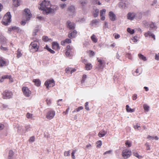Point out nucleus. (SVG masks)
I'll return each mask as SVG.
<instances>
[{"label":"nucleus","mask_w":159,"mask_h":159,"mask_svg":"<svg viewBox=\"0 0 159 159\" xmlns=\"http://www.w3.org/2000/svg\"><path fill=\"white\" fill-rule=\"evenodd\" d=\"M50 2L47 0H44L40 4L39 8L43 11V13L46 14H54L55 11L57 10L58 7L55 6L54 8L51 7Z\"/></svg>","instance_id":"obj_1"},{"label":"nucleus","mask_w":159,"mask_h":159,"mask_svg":"<svg viewBox=\"0 0 159 159\" xmlns=\"http://www.w3.org/2000/svg\"><path fill=\"white\" fill-rule=\"evenodd\" d=\"M11 16L10 12H7L4 15L2 20V24L5 25H7L9 24L11 21Z\"/></svg>","instance_id":"obj_2"},{"label":"nucleus","mask_w":159,"mask_h":159,"mask_svg":"<svg viewBox=\"0 0 159 159\" xmlns=\"http://www.w3.org/2000/svg\"><path fill=\"white\" fill-rule=\"evenodd\" d=\"M38 43V42L35 41L31 43L29 46L30 50L31 52H34L38 51L39 46Z\"/></svg>","instance_id":"obj_3"},{"label":"nucleus","mask_w":159,"mask_h":159,"mask_svg":"<svg viewBox=\"0 0 159 159\" xmlns=\"http://www.w3.org/2000/svg\"><path fill=\"white\" fill-rule=\"evenodd\" d=\"M97 60L98 62V64L97 68L99 71H102L105 65V62L99 58H97Z\"/></svg>","instance_id":"obj_4"},{"label":"nucleus","mask_w":159,"mask_h":159,"mask_svg":"<svg viewBox=\"0 0 159 159\" xmlns=\"http://www.w3.org/2000/svg\"><path fill=\"white\" fill-rule=\"evenodd\" d=\"M22 91L24 95L27 97H30L31 94V92L27 87H23L22 88Z\"/></svg>","instance_id":"obj_5"},{"label":"nucleus","mask_w":159,"mask_h":159,"mask_svg":"<svg viewBox=\"0 0 159 159\" xmlns=\"http://www.w3.org/2000/svg\"><path fill=\"white\" fill-rule=\"evenodd\" d=\"M132 154L131 151L128 149L124 150L122 152V155L124 159H127Z\"/></svg>","instance_id":"obj_6"},{"label":"nucleus","mask_w":159,"mask_h":159,"mask_svg":"<svg viewBox=\"0 0 159 159\" xmlns=\"http://www.w3.org/2000/svg\"><path fill=\"white\" fill-rule=\"evenodd\" d=\"M2 94L4 99H7L11 98L12 97L13 93L10 91L5 90L3 93Z\"/></svg>","instance_id":"obj_7"},{"label":"nucleus","mask_w":159,"mask_h":159,"mask_svg":"<svg viewBox=\"0 0 159 159\" xmlns=\"http://www.w3.org/2000/svg\"><path fill=\"white\" fill-rule=\"evenodd\" d=\"M67 11L70 16H73L75 14V7L72 5L69 7L67 9Z\"/></svg>","instance_id":"obj_8"},{"label":"nucleus","mask_w":159,"mask_h":159,"mask_svg":"<svg viewBox=\"0 0 159 159\" xmlns=\"http://www.w3.org/2000/svg\"><path fill=\"white\" fill-rule=\"evenodd\" d=\"M44 84L47 88H48L49 87H53L55 85V82L53 80L46 81L45 82Z\"/></svg>","instance_id":"obj_9"},{"label":"nucleus","mask_w":159,"mask_h":159,"mask_svg":"<svg viewBox=\"0 0 159 159\" xmlns=\"http://www.w3.org/2000/svg\"><path fill=\"white\" fill-rule=\"evenodd\" d=\"M55 115V112L53 111H50L48 112L46 115V118L48 120L53 118Z\"/></svg>","instance_id":"obj_10"},{"label":"nucleus","mask_w":159,"mask_h":159,"mask_svg":"<svg viewBox=\"0 0 159 159\" xmlns=\"http://www.w3.org/2000/svg\"><path fill=\"white\" fill-rule=\"evenodd\" d=\"M25 16L27 20H29L32 17V14L30 10L28 8H26L24 10Z\"/></svg>","instance_id":"obj_11"},{"label":"nucleus","mask_w":159,"mask_h":159,"mask_svg":"<svg viewBox=\"0 0 159 159\" xmlns=\"http://www.w3.org/2000/svg\"><path fill=\"white\" fill-rule=\"evenodd\" d=\"M136 16L134 12H129L127 14V17L128 19L130 20H133Z\"/></svg>","instance_id":"obj_12"},{"label":"nucleus","mask_w":159,"mask_h":159,"mask_svg":"<svg viewBox=\"0 0 159 159\" xmlns=\"http://www.w3.org/2000/svg\"><path fill=\"white\" fill-rule=\"evenodd\" d=\"M108 16L110 20L111 21H114L116 20V16L113 12L112 11H110L109 12Z\"/></svg>","instance_id":"obj_13"},{"label":"nucleus","mask_w":159,"mask_h":159,"mask_svg":"<svg viewBox=\"0 0 159 159\" xmlns=\"http://www.w3.org/2000/svg\"><path fill=\"white\" fill-rule=\"evenodd\" d=\"M77 34V32L75 30L72 32H70L68 34V37L70 39L74 38L76 37Z\"/></svg>","instance_id":"obj_14"},{"label":"nucleus","mask_w":159,"mask_h":159,"mask_svg":"<svg viewBox=\"0 0 159 159\" xmlns=\"http://www.w3.org/2000/svg\"><path fill=\"white\" fill-rule=\"evenodd\" d=\"M106 12V10L103 9L100 11V16L101 17V20H104L105 19V15Z\"/></svg>","instance_id":"obj_15"},{"label":"nucleus","mask_w":159,"mask_h":159,"mask_svg":"<svg viewBox=\"0 0 159 159\" xmlns=\"http://www.w3.org/2000/svg\"><path fill=\"white\" fill-rule=\"evenodd\" d=\"M67 27L70 29H74L75 27V24L73 22H71L68 20L67 22Z\"/></svg>","instance_id":"obj_16"},{"label":"nucleus","mask_w":159,"mask_h":159,"mask_svg":"<svg viewBox=\"0 0 159 159\" xmlns=\"http://www.w3.org/2000/svg\"><path fill=\"white\" fill-rule=\"evenodd\" d=\"M52 48L55 50H59L60 49L59 44L57 42H53L52 43Z\"/></svg>","instance_id":"obj_17"},{"label":"nucleus","mask_w":159,"mask_h":159,"mask_svg":"<svg viewBox=\"0 0 159 159\" xmlns=\"http://www.w3.org/2000/svg\"><path fill=\"white\" fill-rule=\"evenodd\" d=\"M119 7L121 9H125L127 8V6L125 3L123 2H120L118 4Z\"/></svg>","instance_id":"obj_18"},{"label":"nucleus","mask_w":159,"mask_h":159,"mask_svg":"<svg viewBox=\"0 0 159 159\" xmlns=\"http://www.w3.org/2000/svg\"><path fill=\"white\" fill-rule=\"evenodd\" d=\"M144 35L145 37H147L148 36H151L153 39L154 40L155 39V35L150 31H148L147 32L145 33Z\"/></svg>","instance_id":"obj_19"},{"label":"nucleus","mask_w":159,"mask_h":159,"mask_svg":"<svg viewBox=\"0 0 159 159\" xmlns=\"http://www.w3.org/2000/svg\"><path fill=\"white\" fill-rule=\"evenodd\" d=\"M99 22V21L98 20L96 19H95L93 20L90 24V25L91 26H94L95 27H96L97 25L98 24Z\"/></svg>","instance_id":"obj_20"},{"label":"nucleus","mask_w":159,"mask_h":159,"mask_svg":"<svg viewBox=\"0 0 159 159\" xmlns=\"http://www.w3.org/2000/svg\"><path fill=\"white\" fill-rule=\"evenodd\" d=\"M67 51L69 52L70 53V54L72 56L73 55V52L74 50L73 49L72 47H70V46H67L66 47V49Z\"/></svg>","instance_id":"obj_21"},{"label":"nucleus","mask_w":159,"mask_h":159,"mask_svg":"<svg viewBox=\"0 0 159 159\" xmlns=\"http://www.w3.org/2000/svg\"><path fill=\"white\" fill-rule=\"evenodd\" d=\"M7 65L6 62L2 57H0V67L6 66Z\"/></svg>","instance_id":"obj_22"},{"label":"nucleus","mask_w":159,"mask_h":159,"mask_svg":"<svg viewBox=\"0 0 159 159\" xmlns=\"http://www.w3.org/2000/svg\"><path fill=\"white\" fill-rule=\"evenodd\" d=\"M11 78V76L8 75H4L0 79V83L3 82L5 79H10Z\"/></svg>","instance_id":"obj_23"},{"label":"nucleus","mask_w":159,"mask_h":159,"mask_svg":"<svg viewBox=\"0 0 159 159\" xmlns=\"http://www.w3.org/2000/svg\"><path fill=\"white\" fill-rule=\"evenodd\" d=\"M71 42V39H66L65 40L61 41V44L62 45H65L66 43H69Z\"/></svg>","instance_id":"obj_24"},{"label":"nucleus","mask_w":159,"mask_h":159,"mask_svg":"<svg viewBox=\"0 0 159 159\" xmlns=\"http://www.w3.org/2000/svg\"><path fill=\"white\" fill-rule=\"evenodd\" d=\"M107 134V132L102 129L100 131L98 134V136L100 137H102L104 136Z\"/></svg>","instance_id":"obj_25"},{"label":"nucleus","mask_w":159,"mask_h":159,"mask_svg":"<svg viewBox=\"0 0 159 159\" xmlns=\"http://www.w3.org/2000/svg\"><path fill=\"white\" fill-rule=\"evenodd\" d=\"M150 27L151 30H156L157 28L156 24L153 22H151L150 24Z\"/></svg>","instance_id":"obj_26"},{"label":"nucleus","mask_w":159,"mask_h":159,"mask_svg":"<svg viewBox=\"0 0 159 159\" xmlns=\"http://www.w3.org/2000/svg\"><path fill=\"white\" fill-rule=\"evenodd\" d=\"M132 152L134 156L139 159H141L143 158V157L139 155V154L138 152L135 150H133Z\"/></svg>","instance_id":"obj_27"},{"label":"nucleus","mask_w":159,"mask_h":159,"mask_svg":"<svg viewBox=\"0 0 159 159\" xmlns=\"http://www.w3.org/2000/svg\"><path fill=\"white\" fill-rule=\"evenodd\" d=\"M13 5L16 7H17L20 5V0H12Z\"/></svg>","instance_id":"obj_28"},{"label":"nucleus","mask_w":159,"mask_h":159,"mask_svg":"<svg viewBox=\"0 0 159 159\" xmlns=\"http://www.w3.org/2000/svg\"><path fill=\"white\" fill-rule=\"evenodd\" d=\"M85 69L87 70H90L92 67V66L91 63H88L87 64L85 65Z\"/></svg>","instance_id":"obj_29"},{"label":"nucleus","mask_w":159,"mask_h":159,"mask_svg":"<svg viewBox=\"0 0 159 159\" xmlns=\"http://www.w3.org/2000/svg\"><path fill=\"white\" fill-rule=\"evenodd\" d=\"M33 82L37 86H39L41 84V82L39 79H34L33 80Z\"/></svg>","instance_id":"obj_30"},{"label":"nucleus","mask_w":159,"mask_h":159,"mask_svg":"<svg viewBox=\"0 0 159 159\" xmlns=\"http://www.w3.org/2000/svg\"><path fill=\"white\" fill-rule=\"evenodd\" d=\"M126 111L128 112H132L134 111L135 109H131L129 107L128 105H127L126 106Z\"/></svg>","instance_id":"obj_31"},{"label":"nucleus","mask_w":159,"mask_h":159,"mask_svg":"<svg viewBox=\"0 0 159 159\" xmlns=\"http://www.w3.org/2000/svg\"><path fill=\"white\" fill-rule=\"evenodd\" d=\"M99 13V9H95V11L93 12V16L94 17H97L98 16Z\"/></svg>","instance_id":"obj_32"},{"label":"nucleus","mask_w":159,"mask_h":159,"mask_svg":"<svg viewBox=\"0 0 159 159\" xmlns=\"http://www.w3.org/2000/svg\"><path fill=\"white\" fill-rule=\"evenodd\" d=\"M43 40L45 42H51L52 41V39H49L47 36H43Z\"/></svg>","instance_id":"obj_33"},{"label":"nucleus","mask_w":159,"mask_h":159,"mask_svg":"<svg viewBox=\"0 0 159 159\" xmlns=\"http://www.w3.org/2000/svg\"><path fill=\"white\" fill-rule=\"evenodd\" d=\"M0 41L4 44L7 43V40L4 37L1 36L0 38Z\"/></svg>","instance_id":"obj_34"},{"label":"nucleus","mask_w":159,"mask_h":159,"mask_svg":"<svg viewBox=\"0 0 159 159\" xmlns=\"http://www.w3.org/2000/svg\"><path fill=\"white\" fill-rule=\"evenodd\" d=\"M14 155V152L12 150H10L9 153V155L8 156V159H11Z\"/></svg>","instance_id":"obj_35"},{"label":"nucleus","mask_w":159,"mask_h":159,"mask_svg":"<svg viewBox=\"0 0 159 159\" xmlns=\"http://www.w3.org/2000/svg\"><path fill=\"white\" fill-rule=\"evenodd\" d=\"M91 38L92 41L94 43H96L97 42V39L95 34H93L91 36Z\"/></svg>","instance_id":"obj_36"},{"label":"nucleus","mask_w":159,"mask_h":159,"mask_svg":"<svg viewBox=\"0 0 159 159\" xmlns=\"http://www.w3.org/2000/svg\"><path fill=\"white\" fill-rule=\"evenodd\" d=\"M79 2L82 6H84L88 3L87 0H79Z\"/></svg>","instance_id":"obj_37"},{"label":"nucleus","mask_w":159,"mask_h":159,"mask_svg":"<svg viewBox=\"0 0 159 159\" xmlns=\"http://www.w3.org/2000/svg\"><path fill=\"white\" fill-rule=\"evenodd\" d=\"M45 48L51 53L54 54L55 53V52L49 48L48 45H46Z\"/></svg>","instance_id":"obj_38"},{"label":"nucleus","mask_w":159,"mask_h":159,"mask_svg":"<svg viewBox=\"0 0 159 159\" xmlns=\"http://www.w3.org/2000/svg\"><path fill=\"white\" fill-rule=\"evenodd\" d=\"M140 59H142L143 61H146L147 60L146 57L144 56L143 55L141 54H139L138 55Z\"/></svg>","instance_id":"obj_39"},{"label":"nucleus","mask_w":159,"mask_h":159,"mask_svg":"<svg viewBox=\"0 0 159 159\" xmlns=\"http://www.w3.org/2000/svg\"><path fill=\"white\" fill-rule=\"evenodd\" d=\"M127 31L131 34H133L134 32V30L130 28H128L127 29Z\"/></svg>","instance_id":"obj_40"},{"label":"nucleus","mask_w":159,"mask_h":159,"mask_svg":"<svg viewBox=\"0 0 159 159\" xmlns=\"http://www.w3.org/2000/svg\"><path fill=\"white\" fill-rule=\"evenodd\" d=\"M22 55V54L21 53V52L20 51L19 49H18L17 50V57L19 58Z\"/></svg>","instance_id":"obj_41"},{"label":"nucleus","mask_w":159,"mask_h":159,"mask_svg":"<svg viewBox=\"0 0 159 159\" xmlns=\"http://www.w3.org/2000/svg\"><path fill=\"white\" fill-rule=\"evenodd\" d=\"M97 147L98 148H100L102 145V142L101 140H98L97 142Z\"/></svg>","instance_id":"obj_42"},{"label":"nucleus","mask_w":159,"mask_h":159,"mask_svg":"<svg viewBox=\"0 0 159 159\" xmlns=\"http://www.w3.org/2000/svg\"><path fill=\"white\" fill-rule=\"evenodd\" d=\"M77 150L76 149H75L73 150L72 152L71 157L73 159H75V154Z\"/></svg>","instance_id":"obj_43"},{"label":"nucleus","mask_w":159,"mask_h":159,"mask_svg":"<svg viewBox=\"0 0 159 159\" xmlns=\"http://www.w3.org/2000/svg\"><path fill=\"white\" fill-rule=\"evenodd\" d=\"M126 146L127 147H130L131 146V143L128 141H126L125 143Z\"/></svg>","instance_id":"obj_44"},{"label":"nucleus","mask_w":159,"mask_h":159,"mask_svg":"<svg viewBox=\"0 0 159 159\" xmlns=\"http://www.w3.org/2000/svg\"><path fill=\"white\" fill-rule=\"evenodd\" d=\"M143 107L145 110L148 111L149 110V107L146 104H144L143 105Z\"/></svg>","instance_id":"obj_45"},{"label":"nucleus","mask_w":159,"mask_h":159,"mask_svg":"<svg viewBox=\"0 0 159 159\" xmlns=\"http://www.w3.org/2000/svg\"><path fill=\"white\" fill-rule=\"evenodd\" d=\"M92 148V145L91 144H89L86 146L85 149H90Z\"/></svg>","instance_id":"obj_46"},{"label":"nucleus","mask_w":159,"mask_h":159,"mask_svg":"<svg viewBox=\"0 0 159 159\" xmlns=\"http://www.w3.org/2000/svg\"><path fill=\"white\" fill-rule=\"evenodd\" d=\"M145 146L146 147V150H150V145H149L148 143H146L145 144Z\"/></svg>","instance_id":"obj_47"},{"label":"nucleus","mask_w":159,"mask_h":159,"mask_svg":"<svg viewBox=\"0 0 159 159\" xmlns=\"http://www.w3.org/2000/svg\"><path fill=\"white\" fill-rule=\"evenodd\" d=\"M66 52L65 54L67 57H70L72 56L70 54V53L69 52L67 51L66 49Z\"/></svg>","instance_id":"obj_48"},{"label":"nucleus","mask_w":159,"mask_h":159,"mask_svg":"<svg viewBox=\"0 0 159 159\" xmlns=\"http://www.w3.org/2000/svg\"><path fill=\"white\" fill-rule=\"evenodd\" d=\"M12 29L13 30L15 31H18L19 30V28L18 27L16 26L12 27Z\"/></svg>","instance_id":"obj_49"},{"label":"nucleus","mask_w":159,"mask_h":159,"mask_svg":"<svg viewBox=\"0 0 159 159\" xmlns=\"http://www.w3.org/2000/svg\"><path fill=\"white\" fill-rule=\"evenodd\" d=\"M88 104L89 102H86L85 104V109L87 111H89V108L88 107Z\"/></svg>","instance_id":"obj_50"},{"label":"nucleus","mask_w":159,"mask_h":159,"mask_svg":"<svg viewBox=\"0 0 159 159\" xmlns=\"http://www.w3.org/2000/svg\"><path fill=\"white\" fill-rule=\"evenodd\" d=\"M64 155L65 156H69L70 155V151H65L64 153Z\"/></svg>","instance_id":"obj_51"},{"label":"nucleus","mask_w":159,"mask_h":159,"mask_svg":"<svg viewBox=\"0 0 159 159\" xmlns=\"http://www.w3.org/2000/svg\"><path fill=\"white\" fill-rule=\"evenodd\" d=\"M113 36L115 37V38L116 39L119 38L120 37V36L119 34L116 33L114 34H113Z\"/></svg>","instance_id":"obj_52"},{"label":"nucleus","mask_w":159,"mask_h":159,"mask_svg":"<svg viewBox=\"0 0 159 159\" xmlns=\"http://www.w3.org/2000/svg\"><path fill=\"white\" fill-rule=\"evenodd\" d=\"M27 117L28 118L30 119L32 118V114L29 113H27L26 114Z\"/></svg>","instance_id":"obj_53"},{"label":"nucleus","mask_w":159,"mask_h":159,"mask_svg":"<svg viewBox=\"0 0 159 159\" xmlns=\"http://www.w3.org/2000/svg\"><path fill=\"white\" fill-rule=\"evenodd\" d=\"M0 48L3 51H6L8 50L7 48L3 47L2 46H1Z\"/></svg>","instance_id":"obj_54"},{"label":"nucleus","mask_w":159,"mask_h":159,"mask_svg":"<svg viewBox=\"0 0 159 159\" xmlns=\"http://www.w3.org/2000/svg\"><path fill=\"white\" fill-rule=\"evenodd\" d=\"M28 20H27L26 19V20H22L21 22V23H20L22 25H25L26 24V22Z\"/></svg>","instance_id":"obj_55"},{"label":"nucleus","mask_w":159,"mask_h":159,"mask_svg":"<svg viewBox=\"0 0 159 159\" xmlns=\"http://www.w3.org/2000/svg\"><path fill=\"white\" fill-rule=\"evenodd\" d=\"M83 109V107L82 106L79 107L75 109L77 112H79L80 110H82Z\"/></svg>","instance_id":"obj_56"},{"label":"nucleus","mask_w":159,"mask_h":159,"mask_svg":"<svg viewBox=\"0 0 159 159\" xmlns=\"http://www.w3.org/2000/svg\"><path fill=\"white\" fill-rule=\"evenodd\" d=\"M108 27V23L107 22H105L104 23V25L103 27V28L105 29L106 28H107Z\"/></svg>","instance_id":"obj_57"},{"label":"nucleus","mask_w":159,"mask_h":159,"mask_svg":"<svg viewBox=\"0 0 159 159\" xmlns=\"http://www.w3.org/2000/svg\"><path fill=\"white\" fill-rule=\"evenodd\" d=\"M89 56L90 57L93 56L95 54V53L94 52L92 51H89Z\"/></svg>","instance_id":"obj_58"},{"label":"nucleus","mask_w":159,"mask_h":159,"mask_svg":"<svg viewBox=\"0 0 159 159\" xmlns=\"http://www.w3.org/2000/svg\"><path fill=\"white\" fill-rule=\"evenodd\" d=\"M35 140V138L34 136H32L29 139V141L30 142H33Z\"/></svg>","instance_id":"obj_59"},{"label":"nucleus","mask_w":159,"mask_h":159,"mask_svg":"<svg viewBox=\"0 0 159 159\" xmlns=\"http://www.w3.org/2000/svg\"><path fill=\"white\" fill-rule=\"evenodd\" d=\"M126 56L129 59H132V56L131 55L130 53H127L126 54Z\"/></svg>","instance_id":"obj_60"},{"label":"nucleus","mask_w":159,"mask_h":159,"mask_svg":"<svg viewBox=\"0 0 159 159\" xmlns=\"http://www.w3.org/2000/svg\"><path fill=\"white\" fill-rule=\"evenodd\" d=\"M112 152V151L111 150L107 151L104 153L103 155H105L107 154H110Z\"/></svg>","instance_id":"obj_61"},{"label":"nucleus","mask_w":159,"mask_h":159,"mask_svg":"<svg viewBox=\"0 0 159 159\" xmlns=\"http://www.w3.org/2000/svg\"><path fill=\"white\" fill-rule=\"evenodd\" d=\"M30 127L29 125H27L25 126V129L27 131H28L30 130Z\"/></svg>","instance_id":"obj_62"},{"label":"nucleus","mask_w":159,"mask_h":159,"mask_svg":"<svg viewBox=\"0 0 159 159\" xmlns=\"http://www.w3.org/2000/svg\"><path fill=\"white\" fill-rule=\"evenodd\" d=\"M155 59L158 61L159 60V53L155 54Z\"/></svg>","instance_id":"obj_63"},{"label":"nucleus","mask_w":159,"mask_h":159,"mask_svg":"<svg viewBox=\"0 0 159 159\" xmlns=\"http://www.w3.org/2000/svg\"><path fill=\"white\" fill-rule=\"evenodd\" d=\"M143 24L145 26H147L148 25V23L146 20L143 21Z\"/></svg>","instance_id":"obj_64"}]
</instances>
